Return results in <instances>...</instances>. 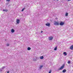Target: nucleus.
<instances>
[{"mask_svg":"<svg viewBox=\"0 0 73 73\" xmlns=\"http://www.w3.org/2000/svg\"><path fill=\"white\" fill-rule=\"evenodd\" d=\"M60 25H64V23L62 22H61L60 23Z\"/></svg>","mask_w":73,"mask_h":73,"instance_id":"4","label":"nucleus"},{"mask_svg":"<svg viewBox=\"0 0 73 73\" xmlns=\"http://www.w3.org/2000/svg\"><path fill=\"white\" fill-rule=\"evenodd\" d=\"M54 50H57V47H56L55 48H54Z\"/></svg>","mask_w":73,"mask_h":73,"instance_id":"18","label":"nucleus"},{"mask_svg":"<svg viewBox=\"0 0 73 73\" xmlns=\"http://www.w3.org/2000/svg\"><path fill=\"white\" fill-rule=\"evenodd\" d=\"M42 67H43V66H40L39 67L40 69H41L42 68Z\"/></svg>","mask_w":73,"mask_h":73,"instance_id":"13","label":"nucleus"},{"mask_svg":"<svg viewBox=\"0 0 73 73\" xmlns=\"http://www.w3.org/2000/svg\"><path fill=\"white\" fill-rule=\"evenodd\" d=\"M6 1H8V2H9V1H10V0H6Z\"/></svg>","mask_w":73,"mask_h":73,"instance_id":"21","label":"nucleus"},{"mask_svg":"<svg viewBox=\"0 0 73 73\" xmlns=\"http://www.w3.org/2000/svg\"><path fill=\"white\" fill-rule=\"evenodd\" d=\"M31 48L29 47H28L27 48V50H31Z\"/></svg>","mask_w":73,"mask_h":73,"instance_id":"12","label":"nucleus"},{"mask_svg":"<svg viewBox=\"0 0 73 73\" xmlns=\"http://www.w3.org/2000/svg\"><path fill=\"white\" fill-rule=\"evenodd\" d=\"M54 0V1H55V0Z\"/></svg>","mask_w":73,"mask_h":73,"instance_id":"29","label":"nucleus"},{"mask_svg":"<svg viewBox=\"0 0 73 73\" xmlns=\"http://www.w3.org/2000/svg\"><path fill=\"white\" fill-rule=\"evenodd\" d=\"M3 11H5V12H7L8 11V10L6 9H3Z\"/></svg>","mask_w":73,"mask_h":73,"instance_id":"14","label":"nucleus"},{"mask_svg":"<svg viewBox=\"0 0 73 73\" xmlns=\"http://www.w3.org/2000/svg\"><path fill=\"white\" fill-rule=\"evenodd\" d=\"M1 70V71H2V70Z\"/></svg>","mask_w":73,"mask_h":73,"instance_id":"28","label":"nucleus"},{"mask_svg":"<svg viewBox=\"0 0 73 73\" xmlns=\"http://www.w3.org/2000/svg\"><path fill=\"white\" fill-rule=\"evenodd\" d=\"M68 15V13H66L65 16H67Z\"/></svg>","mask_w":73,"mask_h":73,"instance_id":"16","label":"nucleus"},{"mask_svg":"<svg viewBox=\"0 0 73 73\" xmlns=\"http://www.w3.org/2000/svg\"><path fill=\"white\" fill-rule=\"evenodd\" d=\"M5 68V67H3L2 68V69H4Z\"/></svg>","mask_w":73,"mask_h":73,"instance_id":"22","label":"nucleus"},{"mask_svg":"<svg viewBox=\"0 0 73 73\" xmlns=\"http://www.w3.org/2000/svg\"><path fill=\"white\" fill-rule=\"evenodd\" d=\"M17 24H19V23H20V20L19 19H17Z\"/></svg>","mask_w":73,"mask_h":73,"instance_id":"6","label":"nucleus"},{"mask_svg":"<svg viewBox=\"0 0 73 73\" xmlns=\"http://www.w3.org/2000/svg\"><path fill=\"white\" fill-rule=\"evenodd\" d=\"M49 40H53V37L52 36L51 37H49Z\"/></svg>","mask_w":73,"mask_h":73,"instance_id":"5","label":"nucleus"},{"mask_svg":"<svg viewBox=\"0 0 73 73\" xmlns=\"http://www.w3.org/2000/svg\"><path fill=\"white\" fill-rule=\"evenodd\" d=\"M43 32V31H41V33H42Z\"/></svg>","mask_w":73,"mask_h":73,"instance_id":"24","label":"nucleus"},{"mask_svg":"<svg viewBox=\"0 0 73 73\" xmlns=\"http://www.w3.org/2000/svg\"><path fill=\"white\" fill-rule=\"evenodd\" d=\"M66 70L65 69H64V70H63L62 72H63V73H65V72H66Z\"/></svg>","mask_w":73,"mask_h":73,"instance_id":"9","label":"nucleus"},{"mask_svg":"<svg viewBox=\"0 0 73 73\" xmlns=\"http://www.w3.org/2000/svg\"><path fill=\"white\" fill-rule=\"evenodd\" d=\"M46 25L47 27H50V24L49 23H47L46 24Z\"/></svg>","mask_w":73,"mask_h":73,"instance_id":"3","label":"nucleus"},{"mask_svg":"<svg viewBox=\"0 0 73 73\" xmlns=\"http://www.w3.org/2000/svg\"><path fill=\"white\" fill-rule=\"evenodd\" d=\"M51 72H52V70H50L48 73H51Z\"/></svg>","mask_w":73,"mask_h":73,"instance_id":"20","label":"nucleus"},{"mask_svg":"<svg viewBox=\"0 0 73 73\" xmlns=\"http://www.w3.org/2000/svg\"><path fill=\"white\" fill-rule=\"evenodd\" d=\"M56 19H57V18H56Z\"/></svg>","mask_w":73,"mask_h":73,"instance_id":"26","label":"nucleus"},{"mask_svg":"<svg viewBox=\"0 0 73 73\" xmlns=\"http://www.w3.org/2000/svg\"><path fill=\"white\" fill-rule=\"evenodd\" d=\"M25 9V8H24L21 11H24V10Z\"/></svg>","mask_w":73,"mask_h":73,"instance_id":"17","label":"nucleus"},{"mask_svg":"<svg viewBox=\"0 0 73 73\" xmlns=\"http://www.w3.org/2000/svg\"><path fill=\"white\" fill-rule=\"evenodd\" d=\"M7 73H9V71H7Z\"/></svg>","mask_w":73,"mask_h":73,"instance_id":"23","label":"nucleus"},{"mask_svg":"<svg viewBox=\"0 0 73 73\" xmlns=\"http://www.w3.org/2000/svg\"><path fill=\"white\" fill-rule=\"evenodd\" d=\"M6 46H9V44L8 43H7L6 44Z\"/></svg>","mask_w":73,"mask_h":73,"instance_id":"15","label":"nucleus"},{"mask_svg":"<svg viewBox=\"0 0 73 73\" xmlns=\"http://www.w3.org/2000/svg\"><path fill=\"white\" fill-rule=\"evenodd\" d=\"M11 32L12 33H13L15 32V30L13 29H12Z\"/></svg>","mask_w":73,"mask_h":73,"instance_id":"10","label":"nucleus"},{"mask_svg":"<svg viewBox=\"0 0 73 73\" xmlns=\"http://www.w3.org/2000/svg\"><path fill=\"white\" fill-rule=\"evenodd\" d=\"M63 54H64V56H67V53L66 52H63Z\"/></svg>","mask_w":73,"mask_h":73,"instance_id":"8","label":"nucleus"},{"mask_svg":"<svg viewBox=\"0 0 73 73\" xmlns=\"http://www.w3.org/2000/svg\"><path fill=\"white\" fill-rule=\"evenodd\" d=\"M54 25H59V23L58 22H56V21H55L54 23Z\"/></svg>","mask_w":73,"mask_h":73,"instance_id":"2","label":"nucleus"},{"mask_svg":"<svg viewBox=\"0 0 73 73\" xmlns=\"http://www.w3.org/2000/svg\"><path fill=\"white\" fill-rule=\"evenodd\" d=\"M68 1H71V0H68Z\"/></svg>","mask_w":73,"mask_h":73,"instance_id":"25","label":"nucleus"},{"mask_svg":"<svg viewBox=\"0 0 73 73\" xmlns=\"http://www.w3.org/2000/svg\"><path fill=\"white\" fill-rule=\"evenodd\" d=\"M1 0H0V1H1Z\"/></svg>","mask_w":73,"mask_h":73,"instance_id":"30","label":"nucleus"},{"mask_svg":"<svg viewBox=\"0 0 73 73\" xmlns=\"http://www.w3.org/2000/svg\"><path fill=\"white\" fill-rule=\"evenodd\" d=\"M70 49H71V50H73V45H72L70 47Z\"/></svg>","mask_w":73,"mask_h":73,"instance_id":"7","label":"nucleus"},{"mask_svg":"<svg viewBox=\"0 0 73 73\" xmlns=\"http://www.w3.org/2000/svg\"><path fill=\"white\" fill-rule=\"evenodd\" d=\"M64 66H65V64H64L60 68H59L58 70H62V69L64 68Z\"/></svg>","mask_w":73,"mask_h":73,"instance_id":"1","label":"nucleus"},{"mask_svg":"<svg viewBox=\"0 0 73 73\" xmlns=\"http://www.w3.org/2000/svg\"><path fill=\"white\" fill-rule=\"evenodd\" d=\"M68 64H70V61H68Z\"/></svg>","mask_w":73,"mask_h":73,"instance_id":"19","label":"nucleus"},{"mask_svg":"<svg viewBox=\"0 0 73 73\" xmlns=\"http://www.w3.org/2000/svg\"><path fill=\"white\" fill-rule=\"evenodd\" d=\"M57 0V1H58V0Z\"/></svg>","mask_w":73,"mask_h":73,"instance_id":"27","label":"nucleus"},{"mask_svg":"<svg viewBox=\"0 0 73 73\" xmlns=\"http://www.w3.org/2000/svg\"><path fill=\"white\" fill-rule=\"evenodd\" d=\"M40 58L41 59H43V58H44V56H40Z\"/></svg>","mask_w":73,"mask_h":73,"instance_id":"11","label":"nucleus"}]
</instances>
